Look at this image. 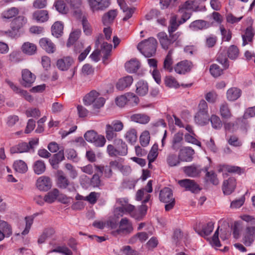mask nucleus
Instances as JSON below:
<instances>
[{
  "instance_id": "34",
  "label": "nucleus",
  "mask_w": 255,
  "mask_h": 255,
  "mask_svg": "<svg viewBox=\"0 0 255 255\" xmlns=\"http://www.w3.org/2000/svg\"><path fill=\"white\" fill-rule=\"evenodd\" d=\"M140 67V63L136 59H131L125 64V68L128 73H134Z\"/></svg>"
},
{
  "instance_id": "23",
  "label": "nucleus",
  "mask_w": 255,
  "mask_h": 255,
  "mask_svg": "<svg viewBox=\"0 0 255 255\" xmlns=\"http://www.w3.org/2000/svg\"><path fill=\"white\" fill-rule=\"evenodd\" d=\"M89 2L94 10L103 9L110 4V0H89Z\"/></svg>"
},
{
  "instance_id": "18",
  "label": "nucleus",
  "mask_w": 255,
  "mask_h": 255,
  "mask_svg": "<svg viewBox=\"0 0 255 255\" xmlns=\"http://www.w3.org/2000/svg\"><path fill=\"white\" fill-rule=\"evenodd\" d=\"M74 63L73 59L70 56L64 57L57 61V66L61 71H66Z\"/></svg>"
},
{
  "instance_id": "57",
  "label": "nucleus",
  "mask_w": 255,
  "mask_h": 255,
  "mask_svg": "<svg viewBox=\"0 0 255 255\" xmlns=\"http://www.w3.org/2000/svg\"><path fill=\"white\" fill-rule=\"evenodd\" d=\"M54 6L56 10L62 14H66L68 11V8L66 6V4L62 0H58L55 1Z\"/></svg>"
},
{
  "instance_id": "1",
  "label": "nucleus",
  "mask_w": 255,
  "mask_h": 255,
  "mask_svg": "<svg viewBox=\"0 0 255 255\" xmlns=\"http://www.w3.org/2000/svg\"><path fill=\"white\" fill-rule=\"evenodd\" d=\"M242 219L247 223L243 233L242 242L246 246L250 247L255 240V218L244 215Z\"/></svg>"
},
{
  "instance_id": "26",
  "label": "nucleus",
  "mask_w": 255,
  "mask_h": 255,
  "mask_svg": "<svg viewBox=\"0 0 255 255\" xmlns=\"http://www.w3.org/2000/svg\"><path fill=\"white\" fill-rule=\"evenodd\" d=\"M242 94V91L240 89L236 87H232L228 90L226 93L227 99L231 102L235 101L239 99Z\"/></svg>"
},
{
  "instance_id": "45",
  "label": "nucleus",
  "mask_w": 255,
  "mask_h": 255,
  "mask_svg": "<svg viewBox=\"0 0 255 255\" xmlns=\"http://www.w3.org/2000/svg\"><path fill=\"white\" fill-rule=\"evenodd\" d=\"M220 113L221 117L224 119H230L232 116L229 104L227 102H225L221 104Z\"/></svg>"
},
{
  "instance_id": "10",
  "label": "nucleus",
  "mask_w": 255,
  "mask_h": 255,
  "mask_svg": "<svg viewBox=\"0 0 255 255\" xmlns=\"http://www.w3.org/2000/svg\"><path fill=\"white\" fill-rule=\"evenodd\" d=\"M195 154L194 150L191 147L184 146L180 149L178 155L181 162H191Z\"/></svg>"
},
{
  "instance_id": "7",
  "label": "nucleus",
  "mask_w": 255,
  "mask_h": 255,
  "mask_svg": "<svg viewBox=\"0 0 255 255\" xmlns=\"http://www.w3.org/2000/svg\"><path fill=\"white\" fill-rule=\"evenodd\" d=\"M133 227L131 222L127 218H122L120 223L119 228L113 231L112 234L114 236L120 235L125 236L128 235L132 232Z\"/></svg>"
},
{
  "instance_id": "64",
  "label": "nucleus",
  "mask_w": 255,
  "mask_h": 255,
  "mask_svg": "<svg viewBox=\"0 0 255 255\" xmlns=\"http://www.w3.org/2000/svg\"><path fill=\"white\" fill-rule=\"evenodd\" d=\"M97 172H100L101 174H102L103 173H104V176L107 178H110L111 177L113 172L112 170V169L108 166H99V167H97Z\"/></svg>"
},
{
  "instance_id": "46",
  "label": "nucleus",
  "mask_w": 255,
  "mask_h": 255,
  "mask_svg": "<svg viewBox=\"0 0 255 255\" xmlns=\"http://www.w3.org/2000/svg\"><path fill=\"white\" fill-rule=\"evenodd\" d=\"M172 54L173 50L170 49L168 51L163 63L164 69L170 72H172L173 70V68L172 66L173 64V59L172 57Z\"/></svg>"
},
{
  "instance_id": "29",
  "label": "nucleus",
  "mask_w": 255,
  "mask_h": 255,
  "mask_svg": "<svg viewBox=\"0 0 255 255\" xmlns=\"http://www.w3.org/2000/svg\"><path fill=\"white\" fill-rule=\"evenodd\" d=\"M183 140V133L178 132L176 133L172 139L171 148L174 150H177L181 147V143Z\"/></svg>"
},
{
  "instance_id": "48",
  "label": "nucleus",
  "mask_w": 255,
  "mask_h": 255,
  "mask_svg": "<svg viewBox=\"0 0 255 255\" xmlns=\"http://www.w3.org/2000/svg\"><path fill=\"white\" fill-rule=\"evenodd\" d=\"M132 121L141 124H146L150 120V118L144 114H137L132 115L130 117Z\"/></svg>"
},
{
  "instance_id": "51",
  "label": "nucleus",
  "mask_w": 255,
  "mask_h": 255,
  "mask_svg": "<svg viewBox=\"0 0 255 255\" xmlns=\"http://www.w3.org/2000/svg\"><path fill=\"white\" fill-rule=\"evenodd\" d=\"M204 170L206 172L205 176L206 181L210 182L215 185H218L219 181L217 177V175L213 171H208L207 167L205 168Z\"/></svg>"
},
{
  "instance_id": "17",
  "label": "nucleus",
  "mask_w": 255,
  "mask_h": 255,
  "mask_svg": "<svg viewBox=\"0 0 255 255\" xmlns=\"http://www.w3.org/2000/svg\"><path fill=\"white\" fill-rule=\"evenodd\" d=\"M37 187L41 191H47L52 186V182L49 177L41 176L36 182Z\"/></svg>"
},
{
  "instance_id": "58",
  "label": "nucleus",
  "mask_w": 255,
  "mask_h": 255,
  "mask_svg": "<svg viewBox=\"0 0 255 255\" xmlns=\"http://www.w3.org/2000/svg\"><path fill=\"white\" fill-rule=\"evenodd\" d=\"M239 51L238 47L235 45L230 46L227 50L228 57L232 59H236L239 56Z\"/></svg>"
},
{
  "instance_id": "47",
  "label": "nucleus",
  "mask_w": 255,
  "mask_h": 255,
  "mask_svg": "<svg viewBox=\"0 0 255 255\" xmlns=\"http://www.w3.org/2000/svg\"><path fill=\"white\" fill-rule=\"evenodd\" d=\"M196 3V0L186 1L184 4L179 6V12H183L184 10H197L198 6Z\"/></svg>"
},
{
  "instance_id": "22",
  "label": "nucleus",
  "mask_w": 255,
  "mask_h": 255,
  "mask_svg": "<svg viewBox=\"0 0 255 255\" xmlns=\"http://www.w3.org/2000/svg\"><path fill=\"white\" fill-rule=\"evenodd\" d=\"M12 234L11 227L5 221H0V241L5 237H9Z\"/></svg>"
},
{
  "instance_id": "37",
  "label": "nucleus",
  "mask_w": 255,
  "mask_h": 255,
  "mask_svg": "<svg viewBox=\"0 0 255 255\" xmlns=\"http://www.w3.org/2000/svg\"><path fill=\"white\" fill-rule=\"evenodd\" d=\"M59 195V191L57 189L54 188L45 195L44 200L45 202L50 204L58 199Z\"/></svg>"
},
{
  "instance_id": "12",
  "label": "nucleus",
  "mask_w": 255,
  "mask_h": 255,
  "mask_svg": "<svg viewBox=\"0 0 255 255\" xmlns=\"http://www.w3.org/2000/svg\"><path fill=\"white\" fill-rule=\"evenodd\" d=\"M192 63L188 60H183L177 63L174 67L175 71L179 74H185L189 72L192 68Z\"/></svg>"
},
{
  "instance_id": "49",
  "label": "nucleus",
  "mask_w": 255,
  "mask_h": 255,
  "mask_svg": "<svg viewBox=\"0 0 255 255\" xmlns=\"http://www.w3.org/2000/svg\"><path fill=\"white\" fill-rule=\"evenodd\" d=\"M63 30V24L59 21L55 22L51 27V32L52 35L58 38L60 37L62 33Z\"/></svg>"
},
{
  "instance_id": "41",
  "label": "nucleus",
  "mask_w": 255,
  "mask_h": 255,
  "mask_svg": "<svg viewBox=\"0 0 255 255\" xmlns=\"http://www.w3.org/2000/svg\"><path fill=\"white\" fill-rule=\"evenodd\" d=\"M55 233V230L52 228L45 229L38 239V243L40 244L44 243L47 238L52 237Z\"/></svg>"
},
{
  "instance_id": "24",
  "label": "nucleus",
  "mask_w": 255,
  "mask_h": 255,
  "mask_svg": "<svg viewBox=\"0 0 255 255\" xmlns=\"http://www.w3.org/2000/svg\"><path fill=\"white\" fill-rule=\"evenodd\" d=\"M117 153L119 156H126L128 154V146L127 144L121 139L115 140Z\"/></svg>"
},
{
  "instance_id": "15",
  "label": "nucleus",
  "mask_w": 255,
  "mask_h": 255,
  "mask_svg": "<svg viewBox=\"0 0 255 255\" xmlns=\"http://www.w3.org/2000/svg\"><path fill=\"white\" fill-rule=\"evenodd\" d=\"M57 184L60 188L66 189L67 188L70 191L75 190L74 183L70 182L68 178L63 174L58 175Z\"/></svg>"
},
{
  "instance_id": "13",
  "label": "nucleus",
  "mask_w": 255,
  "mask_h": 255,
  "mask_svg": "<svg viewBox=\"0 0 255 255\" xmlns=\"http://www.w3.org/2000/svg\"><path fill=\"white\" fill-rule=\"evenodd\" d=\"M21 76L22 79L21 84L25 87H30L36 79L35 75L27 69L22 70Z\"/></svg>"
},
{
  "instance_id": "39",
  "label": "nucleus",
  "mask_w": 255,
  "mask_h": 255,
  "mask_svg": "<svg viewBox=\"0 0 255 255\" xmlns=\"http://www.w3.org/2000/svg\"><path fill=\"white\" fill-rule=\"evenodd\" d=\"M117 15V11L116 10H109L107 13H105L103 17L102 20L104 25H108L113 22V20Z\"/></svg>"
},
{
  "instance_id": "55",
  "label": "nucleus",
  "mask_w": 255,
  "mask_h": 255,
  "mask_svg": "<svg viewBox=\"0 0 255 255\" xmlns=\"http://www.w3.org/2000/svg\"><path fill=\"white\" fill-rule=\"evenodd\" d=\"M209 121L212 128L215 129H219L222 127L223 124L220 118L216 115H212L209 117Z\"/></svg>"
},
{
  "instance_id": "6",
  "label": "nucleus",
  "mask_w": 255,
  "mask_h": 255,
  "mask_svg": "<svg viewBox=\"0 0 255 255\" xmlns=\"http://www.w3.org/2000/svg\"><path fill=\"white\" fill-rule=\"evenodd\" d=\"M27 23V18L23 15L14 18L10 24L11 31L8 32L11 39L17 38L20 36V30Z\"/></svg>"
},
{
  "instance_id": "3",
  "label": "nucleus",
  "mask_w": 255,
  "mask_h": 255,
  "mask_svg": "<svg viewBox=\"0 0 255 255\" xmlns=\"http://www.w3.org/2000/svg\"><path fill=\"white\" fill-rule=\"evenodd\" d=\"M157 42L153 37H150L139 43L137 49L146 57L154 56L156 53Z\"/></svg>"
},
{
  "instance_id": "59",
  "label": "nucleus",
  "mask_w": 255,
  "mask_h": 255,
  "mask_svg": "<svg viewBox=\"0 0 255 255\" xmlns=\"http://www.w3.org/2000/svg\"><path fill=\"white\" fill-rule=\"evenodd\" d=\"M165 85L170 88H177L179 87V84L176 79L172 76H166L164 80Z\"/></svg>"
},
{
  "instance_id": "4",
  "label": "nucleus",
  "mask_w": 255,
  "mask_h": 255,
  "mask_svg": "<svg viewBox=\"0 0 255 255\" xmlns=\"http://www.w3.org/2000/svg\"><path fill=\"white\" fill-rule=\"evenodd\" d=\"M209 114L207 102L202 100L198 107V111L195 116V121L198 125L204 126L209 123Z\"/></svg>"
},
{
  "instance_id": "16",
  "label": "nucleus",
  "mask_w": 255,
  "mask_h": 255,
  "mask_svg": "<svg viewBox=\"0 0 255 255\" xmlns=\"http://www.w3.org/2000/svg\"><path fill=\"white\" fill-rule=\"evenodd\" d=\"M135 207L131 204H127L123 207H117L115 210V215L117 216L118 218L122 217L124 214H129L131 217L133 214Z\"/></svg>"
},
{
  "instance_id": "9",
  "label": "nucleus",
  "mask_w": 255,
  "mask_h": 255,
  "mask_svg": "<svg viewBox=\"0 0 255 255\" xmlns=\"http://www.w3.org/2000/svg\"><path fill=\"white\" fill-rule=\"evenodd\" d=\"M178 184L186 190L190 191L192 193H197L201 190L199 185L193 180L185 179L178 181Z\"/></svg>"
},
{
  "instance_id": "30",
  "label": "nucleus",
  "mask_w": 255,
  "mask_h": 255,
  "mask_svg": "<svg viewBox=\"0 0 255 255\" xmlns=\"http://www.w3.org/2000/svg\"><path fill=\"white\" fill-rule=\"evenodd\" d=\"M210 23L209 22L203 20H196L190 23L189 27L194 30H202L210 27Z\"/></svg>"
},
{
  "instance_id": "27",
  "label": "nucleus",
  "mask_w": 255,
  "mask_h": 255,
  "mask_svg": "<svg viewBox=\"0 0 255 255\" xmlns=\"http://www.w3.org/2000/svg\"><path fill=\"white\" fill-rule=\"evenodd\" d=\"M133 78L131 76H127L120 79L116 84V87L119 90H123L130 86L132 83Z\"/></svg>"
},
{
  "instance_id": "38",
  "label": "nucleus",
  "mask_w": 255,
  "mask_h": 255,
  "mask_svg": "<svg viewBox=\"0 0 255 255\" xmlns=\"http://www.w3.org/2000/svg\"><path fill=\"white\" fill-rule=\"evenodd\" d=\"M112 49V45L107 42H103L101 46V51L103 54V61L105 64H107V59L111 54Z\"/></svg>"
},
{
  "instance_id": "8",
  "label": "nucleus",
  "mask_w": 255,
  "mask_h": 255,
  "mask_svg": "<svg viewBox=\"0 0 255 255\" xmlns=\"http://www.w3.org/2000/svg\"><path fill=\"white\" fill-rule=\"evenodd\" d=\"M84 137L87 141L93 143L98 147L104 146L106 142L104 136L98 135L94 130L87 131L84 134Z\"/></svg>"
},
{
  "instance_id": "21",
  "label": "nucleus",
  "mask_w": 255,
  "mask_h": 255,
  "mask_svg": "<svg viewBox=\"0 0 255 255\" xmlns=\"http://www.w3.org/2000/svg\"><path fill=\"white\" fill-rule=\"evenodd\" d=\"M157 37L161 47L164 49H168L170 46L173 44L170 37L167 36L166 33L160 32L157 34Z\"/></svg>"
},
{
  "instance_id": "33",
  "label": "nucleus",
  "mask_w": 255,
  "mask_h": 255,
  "mask_svg": "<svg viewBox=\"0 0 255 255\" xmlns=\"http://www.w3.org/2000/svg\"><path fill=\"white\" fill-rule=\"evenodd\" d=\"M255 35V31L252 26L248 27L245 32V33L242 35L243 46H245L249 43L252 41L253 38Z\"/></svg>"
},
{
  "instance_id": "54",
  "label": "nucleus",
  "mask_w": 255,
  "mask_h": 255,
  "mask_svg": "<svg viewBox=\"0 0 255 255\" xmlns=\"http://www.w3.org/2000/svg\"><path fill=\"white\" fill-rule=\"evenodd\" d=\"M177 16L173 15L171 16L169 20V25L168 27V32H174L175 31L179 26L181 24H179V21H177Z\"/></svg>"
},
{
  "instance_id": "44",
  "label": "nucleus",
  "mask_w": 255,
  "mask_h": 255,
  "mask_svg": "<svg viewBox=\"0 0 255 255\" xmlns=\"http://www.w3.org/2000/svg\"><path fill=\"white\" fill-rule=\"evenodd\" d=\"M64 158V149H60L58 153L53 155V157L49 159V162L51 165L54 166L57 165Z\"/></svg>"
},
{
  "instance_id": "56",
  "label": "nucleus",
  "mask_w": 255,
  "mask_h": 255,
  "mask_svg": "<svg viewBox=\"0 0 255 255\" xmlns=\"http://www.w3.org/2000/svg\"><path fill=\"white\" fill-rule=\"evenodd\" d=\"M81 30L77 29L71 32L67 43V46L70 47L73 45L79 38L81 34Z\"/></svg>"
},
{
  "instance_id": "32",
  "label": "nucleus",
  "mask_w": 255,
  "mask_h": 255,
  "mask_svg": "<svg viewBox=\"0 0 255 255\" xmlns=\"http://www.w3.org/2000/svg\"><path fill=\"white\" fill-rule=\"evenodd\" d=\"M66 1L69 3L71 6L72 8H73V14L77 18H80L82 16V11L80 9V7L81 5V0H66Z\"/></svg>"
},
{
  "instance_id": "63",
  "label": "nucleus",
  "mask_w": 255,
  "mask_h": 255,
  "mask_svg": "<svg viewBox=\"0 0 255 255\" xmlns=\"http://www.w3.org/2000/svg\"><path fill=\"white\" fill-rule=\"evenodd\" d=\"M140 143L142 146H146L149 142L150 135L148 131H144L139 137Z\"/></svg>"
},
{
  "instance_id": "62",
  "label": "nucleus",
  "mask_w": 255,
  "mask_h": 255,
  "mask_svg": "<svg viewBox=\"0 0 255 255\" xmlns=\"http://www.w3.org/2000/svg\"><path fill=\"white\" fill-rule=\"evenodd\" d=\"M210 72L213 76L217 77L222 74L223 70L217 64H213L210 66Z\"/></svg>"
},
{
  "instance_id": "60",
  "label": "nucleus",
  "mask_w": 255,
  "mask_h": 255,
  "mask_svg": "<svg viewBox=\"0 0 255 255\" xmlns=\"http://www.w3.org/2000/svg\"><path fill=\"white\" fill-rule=\"evenodd\" d=\"M8 60L10 62L16 63L22 60L20 53L18 51H13L8 55Z\"/></svg>"
},
{
  "instance_id": "20",
  "label": "nucleus",
  "mask_w": 255,
  "mask_h": 255,
  "mask_svg": "<svg viewBox=\"0 0 255 255\" xmlns=\"http://www.w3.org/2000/svg\"><path fill=\"white\" fill-rule=\"evenodd\" d=\"M40 46L48 53H53L56 50L55 44L47 38H42L40 39Z\"/></svg>"
},
{
  "instance_id": "43",
  "label": "nucleus",
  "mask_w": 255,
  "mask_h": 255,
  "mask_svg": "<svg viewBox=\"0 0 255 255\" xmlns=\"http://www.w3.org/2000/svg\"><path fill=\"white\" fill-rule=\"evenodd\" d=\"M13 166L15 171L20 173H24L28 170L27 164L22 160L15 161Z\"/></svg>"
},
{
  "instance_id": "5",
  "label": "nucleus",
  "mask_w": 255,
  "mask_h": 255,
  "mask_svg": "<svg viewBox=\"0 0 255 255\" xmlns=\"http://www.w3.org/2000/svg\"><path fill=\"white\" fill-rule=\"evenodd\" d=\"M124 128V123L120 120H113L111 124L106 126V137L108 140L110 141L115 139L117 136V132L121 131Z\"/></svg>"
},
{
  "instance_id": "61",
  "label": "nucleus",
  "mask_w": 255,
  "mask_h": 255,
  "mask_svg": "<svg viewBox=\"0 0 255 255\" xmlns=\"http://www.w3.org/2000/svg\"><path fill=\"white\" fill-rule=\"evenodd\" d=\"M213 229L214 223L212 222H208L203 227L200 235L202 236H208L212 232Z\"/></svg>"
},
{
  "instance_id": "11",
  "label": "nucleus",
  "mask_w": 255,
  "mask_h": 255,
  "mask_svg": "<svg viewBox=\"0 0 255 255\" xmlns=\"http://www.w3.org/2000/svg\"><path fill=\"white\" fill-rule=\"evenodd\" d=\"M5 82L14 92L23 97L27 101L31 102L33 101V98L26 91L21 89L10 80L6 79L5 80Z\"/></svg>"
},
{
  "instance_id": "19",
  "label": "nucleus",
  "mask_w": 255,
  "mask_h": 255,
  "mask_svg": "<svg viewBox=\"0 0 255 255\" xmlns=\"http://www.w3.org/2000/svg\"><path fill=\"white\" fill-rule=\"evenodd\" d=\"M236 186V179L231 177L224 181L222 190L225 194L230 195L234 191Z\"/></svg>"
},
{
  "instance_id": "35",
  "label": "nucleus",
  "mask_w": 255,
  "mask_h": 255,
  "mask_svg": "<svg viewBox=\"0 0 255 255\" xmlns=\"http://www.w3.org/2000/svg\"><path fill=\"white\" fill-rule=\"evenodd\" d=\"M29 151L27 143L23 142L18 143L11 147L10 149V152L11 153H21L23 152H27Z\"/></svg>"
},
{
  "instance_id": "28",
  "label": "nucleus",
  "mask_w": 255,
  "mask_h": 255,
  "mask_svg": "<svg viewBox=\"0 0 255 255\" xmlns=\"http://www.w3.org/2000/svg\"><path fill=\"white\" fill-rule=\"evenodd\" d=\"M21 50L23 53L26 55H32L36 53L37 46L33 43L25 42L22 45Z\"/></svg>"
},
{
  "instance_id": "36",
  "label": "nucleus",
  "mask_w": 255,
  "mask_h": 255,
  "mask_svg": "<svg viewBox=\"0 0 255 255\" xmlns=\"http://www.w3.org/2000/svg\"><path fill=\"white\" fill-rule=\"evenodd\" d=\"M33 18L37 21L43 22L48 19V13L46 10H38L33 14Z\"/></svg>"
},
{
  "instance_id": "42",
  "label": "nucleus",
  "mask_w": 255,
  "mask_h": 255,
  "mask_svg": "<svg viewBox=\"0 0 255 255\" xmlns=\"http://www.w3.org/2000/svg\"><path fill=\"white\" fill-rule=\"evenodd\" d=\"M136 92L141 96L145 95L148 91V86L146 82L143 81H139L136 84Z\"/></svg>"
},
{
  "instance_id": "25",
  "label": "nucleus",
  "mask_w": 255,
  "mask_h": 255,
  "mask_svg": "<svg viewBox=\"0 0 255 255\" xmlns=\"http://www.w3.org/2000/svg\"><path fill=\"white\" fill-rule=\"evenodd\" d=\"M159 199L161 202L165 203H167L172 200H174L172 191L171 189L165 187L162 189L160 192Z\"/></svg>"
},
{
  "instance_id": "40",
  "label": "nucleus",
  "mask_w": 255,
  "mask_h": 255,
  "mask_svg": "<svg viewBox=\"0 0 255 255\" xmlns=\"http://www.w3.org/2000/svg\"><path fill=\"white\" fill-rule=\"evenodd\" d=\"M146 212L147 206L144 204H142L139 207L138 210H134L133 214L131 215V217L137 221L141 220L146 214Z\"/></svg>"
},
{
  "instance_id": "50",
  "label": "nucleus",
  "mask_w": 255,
  "mask_h": 255,
  "mask_svg": "<svg viewBox=\"0 0 255 255\" xmlns=\"http://www.w3.org/2000/svg\"><path fill=\"white\" fill-rule=\"evenodd\" d=\"M19 13V10L17 8L12 7L2 12L1 17L2 18L10 19L14 17Z\"/></svg>"
},
{
  "instance_id": "53",
  "label": "nucleus",
  "mask_w": 255,
  "mask_h": 255,
  "mask_svg": "<svg viewBox=\"0 0 255 255\" xmlns=\"http://www.w3.org/2000/svg\"><path fill=\"white\" fill-rule=\"evenodd\" d=\"M33 168L35 173L39 175L45 171L46 167L43 161L38 160L34 163Z\"/></svg>"
},
{
  "instance_id": "14",
  "label": "nucleus",
  "mask_w": 255,
  "mask_h": 255,
  "mask_svg": "<svg viewBox=\"0 0 255 255\" xmlns=\"http://www.w3.org/2000/svg\"><path fill=\"white\" fill-rule=\"evenodd\" d=\"M203 169L200 165L192 164L190 166H185L183 168L184 173L190 177H196L200 175Z\"/></svg>"
},
{
  "instance_id": "31",
  "label": "nucleus",
  "mask_w": 255,
  "mask_h": 255,
  "mask_svg": "<svg viewBox=\"0 0 255 255\" xmlns=\"http://www.w3.org/2000/svg\"><path fill=\"white\" fill-rule=\"evenodd\" d=\"M166 162L169 167H175L179 166L181 161L179 155H177L174 153H169L166 156Z\"/></svg>"
},
{
  "instance_id": "2",
  "label": "nucleus",
  "mask_w": 255,
  "mask_h": 255,
  "mask_svg": "<svg viewBox=\"0 0 255 255\" xmlns=\"http://www.w3.org/2000/svg\"><path fill=\"white\" fill-rule=\"evenodd\" d=\"M105 99L100 96L96 90H92L85 95L83 102L85 105H92L94 110H98L103 107L105 103Z\"/></svg>"
},
{
  "instance_id": "52",
  "label": "nucleus",
  "mask_w": 255,
  "mask_h": 255,
  "mask_svg": "<svg viewBox=\"0 0 255 255\" xmlns=\"http://www.w3.org/2000/svg\"><path fill=\"white\" fill-rule=\"evenodd\" d=\"M125 137L127 141L131 144L136 142L137 140V132L134 128H130L125 134Z\"/></svg>"
}]
</instances>
